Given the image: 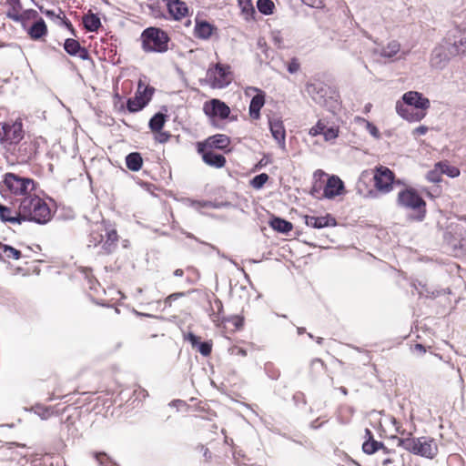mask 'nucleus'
<instances>
[{"instance_id":"1","label":"nucleus","mask_w":466,"mask_h":466,"mask_svg":"<svg viewBox=\"0 0 466 466\" xmlns=\"http://www.w3.org/2000/svg\"><path fill=\"white\" fill-rule=\"evenodd\" d=\"M466 52V34L459 29L450 31L447 36L431 52L430 64L432 68L443 69L450 60Z\"/></svg>"},{"instance_id":"2","label":"nucleus","mask_w":466,"mask_h":466,"mask_svg":"<svg viewBox=\"0 0 466 466\" xmlns=\"http://www.w3.org/2000/svg\"><path fill=\"white\" fill-rule=\"evenodd\" d=\"M398 445L406 451L428 459H433L438 454V445L431 437H411L409 433L407 438H398Z\"/></svg>"},{"instance_id":"3","label":"nucleus","mask_w":466,"mask_h":466,"mask_svg":"<svg viewBox=\"0 0 466 466\" xmlns=\"http://www.w3.org/2000/svg\"><path fill=\"white\" fill-rule=\"evenodd\" d=\"M396 203L398 207L412 210L416 213L415 219L421 221L426 215V202L412 187H404L399 191Z\"/></svg>"},{"instance_id":"4","label":"nucleus","mask_w":466,"mask_h":466,"mask_svg":"<svg viewBox=\"0 0 466 466\" xmlns=\"http://www.w3.org/2000/svg\"><path fill=\"white\" fill-rule=\"evenodd\" d=\"M142 49L147 53H164L168 49L167 34L157 27H148L141 34Z\"/></svg>"},{"instance_id":"5","label":"nucleus","mask_w":466,"mask_h":466,"mask_svg":"<svg viewBox=\"0 0 466 466\" xmlns=\"http://www.w3.org/2000/svg\"><path fill=\"white\" fill-rule=\"evenodd\" d=\"M306 91L316 104L329 110L336 109L338 103L335 92L323 83H309L306 86Z\"/></svg>"},{"instance_id":"6","label":"nucleus","mask_w":466,"mask_h":466,"mask_svg":"<svg viewBox=\"0 0 466 466\" xmlns=\"http://www.w3.org/2000/svg\"><path fill=\"white\" fill-rule=\"evenodd\" d=\"M206 79L212 88H224L232 82L231 68L228 65L218 63L208 69Z\"/></svg>"},{"instance_id":"7","label":"nucleus","mask_w":466,"mask_h":466,"mask_svg":"<svg viewBox=\"0 0 466 466\" xmlns=\"http://www.w3.org/2000/svg\"><path fill=\"white\" fill-rule=\"evenodd\" d=\"M155 88L146 85L144 80L139 79L137 89L134 97L127 100V107L129 112H138L143 109L151 100Z\"/></svg>"},{"instance_id":"8","label":"nucleus","mask_w":466,"mask_h":466,"mask_svg":"<svg viewBox=\"0 0 466 466\" xmlns=\"http://www.w3.org/2000/svg\"><path fill=\"white\" fill-rule=\"evenodd\" d=\"M0 192L5 198L6 192L15 196H23L26 193L29 185V177H22L15 173H6L2 181Z\"/></svg>"},{"instance_id":"9","label":"nucleus","mask_w":466,"mask_h":466,"mask_svg":"<svg viewBox=\"0 0 466 466\" xmlns=\"http://www.w3.org/2000/svg\"><path fill=\"white\" fill-rule=\"evenodd\" d=\"M309 135L312 137L321 135L325 142L333 144L339 136V126L330 123L327 118H321L309 128Z\"/></svg>"},{"instance_id":"10","label":"nucleus","mask_w":466,"mask_h":466,"mask_svg":"<svg viewBox=\"0 0 466 466\" xmlns=\"http://www.w3.org/2000/svg\"><path fill=\"white\" fill-rule=\"evenodd\" d=\"M25 132L21 119H16L12 124L0 123V141L2 143L18 144L24 137Z\"/></svg>"},{"instance_id":"11","label":"nucleus","mask_w":466,"mask_h":466,"mask_svg":"<svg viewBox=\"0 0 466 466\" xmlns=\"http://www.w3.org/2000/svg\"><path fill=\"white\" fill-rule=\"evenodd\" d=\"M203 112L214 122L216 119H226L230 114L229 106L223 101L213 98L203 105Z\"/></svg>"},{"instance_id":"12","label":"nucleus","mask_w":466,"mask_h":466,"mask_svg":"<svg viewBox=\"0 0 466 466\" xmlns=\"http://www.w3.org/2000/svg\"><path fill=\"white\" fill-rule=\"evenodd\" d=\"M50 218L51 210L48 205L38 197H31V221L46 224Z\"/></svg>"},{"instance_id":"13","label":"nucleus","mask_w":466,"mask_h":466,"mask_svg":"<svg viewBox=\"0 0 466 466\" xmlns=\"http://www.w3.org/2000/svg\"><path fill=\"white\" fill-rule=\"evenodd\" d=\"M6 5H9L6 16L15 22H20L29 35V9L22 11L20 0H6Z\"/></svg>"},{"instance_id":"14","label":"nucleus","mask_w":466,"mask_h":466,"mask_svg":"<svg viewBox=\"0 0 466 466\" xmlns=\"http://www.w3.org/2000/svg\"><path fill=\"white\" fill-rule=\"evenodd\" d=\"M374 181L379 191L388 193L392 189L394 174L389 167L381 166L375 170Z\"/></svg>"},{"instance_id":"15","label":"nucleus","mask_w":466,"mask_h":466,"mask_svg":"<svg viewBox=\"0 0 466 466\" xmlns=\"http://www.w3.org/2000/svg\"><path fill=\"white\" fill-rule=\"evenodd\" d=\"M401 104L406 105L408 107H414V109L427 111L431 106L430 100L423 96V95L417 91H409L403 94Z\"/></svg>"},{"instance_id":"16","label":"nucleus","mask_w":466,"mask_h":466,"mask_svg":"<svg viewBox=\"0 0 466 466\" xmlns=\"http://www.w3.org/2000/svg\"><path fill=\"white\" fill-rule=\"evenodd\" d=\"M269 130L272 137L282 149L286 148V130L283 121L279 116L268 118Z\"/></svg>"},{"instance_id":"17","label":"nucleus","mask_w":466,"mask_h":466,"mask_svg":"<svg viewBox=\"0 0 466 466\" xmlns=\"http://www.w3.org/2000/svg\"><path fill=\"white\" fill-rule=\"evenodd\" d=\"M198 151L202 155L203 161L212 167L221 168L226 165L227 160L223 155L217 154L212 149L204 148L201 143L198 145Z\"/></svg>"},{"instance_id":"18","label":"nucleus","mask_w":466,"mask_h":466,"mask_svg":"<svg viewBox=\"0 0 466 466\" xmlns=\"http://www.w3.org/2000/svg\"><path fill=\"white\" fill-rule=\"evenodd\" d=\"M396 112L403 119L409 122H420L426 116V111L408 107L400 100L396 102Z\"/></svg>"},{"instance_id":"19","label":"nucleus","mask_w":466,"mask_h":466,"mask_svg":"<svg viewBox=\"0 0 466 466\" xmlns=\"http://www.w3.org/2000/svg\"><path fill=\"white\" fill-rule=\"evenodd\" d=\"M250 91L257 92L250 101L249 105V116L253 119H258L260 116V109L265 104V93L257 87H248L246 94L249 95Z\"/></svg>"},{"instance_id":"20","label":"nucleus","mask_w":466,"mask_h":466,"mask_svg":"<svg viewBox=\"0 0 466 466\" xmlns=\"http://www.w3.org/2000/svg\"><path fill=\"white\" fill-rule=\"evenodd\" d=\"M166 3L170 16L175 20H180L188 14V8L185 2L180 0H162Z\"/></svg>"},{"instance_id":"21","label":"nucleus","mask_w":466,"mask_h":466,"mask_svg":"<svg viewBox=\"0 0 466 466\" xmlns=\"http://www.w3.org/2000/svg\"><path fill=\"white\" fill-rule=\"evenodd\" d=\"M344 189L343 182L336 176L330 177L324 187L323 196L327 198H333L341 194Z\"/></svg>"},{"instance_id":"22","label":"nucleus","mask_w":466,"mask_h":466,"mask_svg":"<svg viewBox=\"0 0 466 466\" xmlns=\"http://www.w3.org/2000/svg\"><path fill=\"white\" fill-rule=\"evenodd\" d=\"M230 144V138L224 134H217L209 137L204 143H201L204 148L212 149H225Z\"/></svg>"},{"instance_id":"23","label":"nucleus","mask_w":466,"mask_h":466,"mask_svg":"<svg viewBox=\"0 0 466 466\" xmlns=\"http://www.w3.org/2000/svg\"><path fill=\"white\" fill-rule=\"evenodd\" d=\"M304 221L308 227H311L313 228H322L325 227L336 226L335 218L329 215L323 217L306 215L304 216Z\"/></svg>"},{"instance_id":"24","label":"nucleus","mask_w":466,"mask_h":466,"mask_svg":"<svg viewBox=\"0 0 466 466\" xmlns=\"http://www.w3.org/2000/svg\"><path fill=\"white\" fill-rule=\"evenodd\" d=\"M65 51L74 56L86 60L88 58V52L85 47H82L78 41L73 38H67L64 44Z\"/></svg>"},{"instance_id":"25","label":"nucleus","mask_w":466,"mask_h":466,"mask_svg":"<svg viewBox=\"0 0 466 466\" xmlns=\"http://www.w3.org/2000/svg\"><path fill=\"white\" fill-rule=\"evenodd\" d=\"M365 439L366 440L362 444V450L365 453L373 454L380 449H383L384 451L387 450L382 442L374 440L373 434L370 429L365 430Z\"/></svg>"},{"instance_id":"26","label":"nucleus","mask_w":466,"mask_h":466,"mask_svg":"<svg viewBox=\"0 0 466 466\" xmlns=\"http://www.w3.org/2000/svg\"><path fill=\"white\" fill-rule=\"evenodd\" d=\"M185 339L189 341L193 348L198 349L201 355L207 357L211 353L212 344L208 341L200 342L195 334L189 332L185 336Z\"/></svg>"},{"instance_id":"27","label":"nucleus","mask_w":466,"mask_h":466,"mask_svg":"<svg viewBox=\"0 0 466 466\" xmlns=\"http://www.w3.org/2000/svg\"><path fill=\"white\" fill-rule=\"evenodd\" d=\"M118 242V236L115 229H111L106 233V239L102 244V250L104 254H109L116 248Z\"/></svg>"},{"instance_id":"28","label":"nucleus","mask_w":466,"mask_h":466,"mask_svg":"<svg viewBox=\"0 0 466 466\" xmlns=\"http://www.w3.org/2000/svg\"><path fill=\"white\" fill-rule=\"evenodd\" d=\"M83 24L86 31L96 32L101 26L100 18L95 14H87L83 17Z\"/></svg>"},{"instance_id":"29","label":"nucleus","mask_w":466,"mask_h":466,"mask_svg":"<svg viewBox=\"0 0 466 466\" xmlns=\"http://www.w3.org/2000/svg\"><path fill=\"white\" fill-rule=\"evenodd\" d=\"M126 164L128 169L138 171L142 167L143 159L139 153L133 152L127 156Z\"/></svg>"},{"instance_id":"30","label":"nucleus","mask_w":466,"mask_h":466,"mask_svg":"<svg viewBox=\"0 0 466 466\" xmlns=\"http://www.w3.org/2000/svg\"><path fill=\"white\" fill-rule=\"evenodd\" d=\"M47 33V28L45 24V21L40 18L33 25H31V38L32 39H39L42 36L46 35Z\"/></svg>"},{"instance_id":"31","label":"nucleus","mask_w":466,"mask_h":466,"mask_svg":"<svg viewBox=\"0 0 466 466\" xmlns=\"http://www.w3.org/2000/svg\"><path fill=\"white\" fill-rule=\"evenodd\" d=\"M270 226L273 229L277 230L278 232H280V233H288L289 232L293 226L290 222L285 220V219H282L280 218H274L271 221H270Z\"/></svg>"},{"instance_id":"32","label":"nucleus","mask_w":466,"mask_h":466,"mask_svg":"<svg viewBox=\"0 0 466 466\" xmlns=\"http://www.w3.org/2000/svg\"><path fill=\"white\" fill-rule=\"evenodd\" d=\"M213 28L208 22L198 23L195 27V35L198 38L208 39L212 35Z\"/></svg>"},{"instance_id":"33","label":"nucleus","mask_w":466,"mask_h":466,"mask_svg":"<svg viewBox=\"0 0 466 466\" xmlns=\"http://www.w3.org/2000/svg\"><path fill=\"white\" fill-rule=\"evenodd\" d=\"M400 50V45L398 41L392 40L381 49L380 56L387 58H391L396 56Z\"/></svg>"},{"instance_id":"34","label":"nucleus","mask_w":466,"mask_h":466,"mask_svg":"<svg viewBox=\"0 0 466 466\" xmlns=\"http://www.w3.org/2000/svg\"><path fill=\"white\" fill-rule=\"evenodd\" d=\"M31 411L37 415L41 420H47L55 413L52 407H46L41 404H35L34 407H31Z\"/></svg>"},{"instance_id":"35","label":"nucleus","mask_w":466,"mask_h":466,"mask_svg":"<svg viewBox=\"0 0 466 466\" xmlns=\"http://www.w3.org/2000/svg\"><path fill=\"white\" fill-rule=\"evenodd\" d=\"M238 6L241 10V14L246 20L253 18L256 13L251 0H238Z\"/></svg>"},{"instance_id":"36","label":"nucleus","mask_w":466,"mask_h":466,"mask_svg":"<svg viewBox=\"0 0 466 466\" xmlns=\"http://www.w3.org/2000/svg\"><path fill=\"white\" fill-rule=\"evenodd\" d=\"M436 167L440 169L441 174H445L450 177H457L460 176V169L454 166H451L444 162H439L436 164Z\"/></svg>"},{"instance_id":"37","label":"nucleus","mask_w":466,"mask_h":466,"mask_svg":"<svg viewBox=\"0 0 466 466\" xmlns=\"http://www.w3.org/2000/svg\"><path fill=\"white\" fill-rule=\"evenodd\" d=\"M165 121V115L162 113H157L149 120L148 126L152 131L158 132L163 128Z\"/></svg>"},{"instance_id":"38","label":"nucleus","mask_w":466,"mask_h":466,"mask_svg":"<svg viewBox=\"0 0 466 466\" xmlns=\"http://www.w3.org/2000/svg\"><path fill=\"white\" fill-rule=\"evenodd\" d=\"M257 7L261 14L271 15L273 14L275 5L271 0H258Z\"/></svg>"},{"instance_id":"39","label":"nucleus","mask_w":466,"mask_h":466,"mask_svg":"<svg viewBox=\"0 0 466 466\" xmlns=\"http://www.w3.org/2000/svg\"><path fill=\"white\" fill-rule=\"evenodd\" d=\"M0 249H2V251L5 254L7 258L18 259L22 257L21 251L10 245L0 243Z\"/></svg>"},{"instance_id":"40","label":"nucleus","mask_w":466,"mask_h":466,"mask_svg":"<svg viewBox=\"0 0 466 466\" xmlns=\"http://www.w3.org/2000/svg\"><path fill=\"white\" fill-rule=\"evenodd\" d=\"M268 176L266 173H261L256 177H254L250 180V186L255 189H260L263 187V186L266 184V182L268 180Z\"/></svg>"},{"instance_id":"41","label":"nucleus","mask_w":466,"mask_h":466,"mask_svg":"<svg viewBox=\"0 0 466 466\" xmlns=\"http://www.w3.org/2000/svg\"><path fill=\"white\" fill-rule=\"evenodd\" d=\"M88 247H96L98 244L103 242V235L101 232L93 231L89 236Z\"/></svg>"},{"instance_id":"42","label":"nucleus","mask_w":466,"mask_h":466,"mask_svg":"<svg viewBox=\"0 0 466 466\" xmlns=\"http://www.w3.org/2000/svg\"><path fill=\"white\" fill-rule=\"evenodd\" d=\"M95 458L101 466H115V463L107 457L106 453H95Z\"/></svg>"},{"instance_id":"43","label":"nucleus","mask_w":466,"mask_h":466,"mask_svg":"<svg viewBox=\"0 0 466 466\" xmlns=\"http://www.w3.org/2000/svg\"><path fill=\"white\" fill-rule=\"evenodd\" d=\"M426 177L430 182L438 183L441 180V172L435 167L433 170L427 173Z\"/></svg>"},{"instance_id":"44","label":"nucleus","mask_w":466,"mask_h":466,"mask_svg":"<svg viewBox=\"0 0 466 466\" xmlns=\"http://www.w3.org/2000/svg\"><path fill=\"white\" fill-rule=\"evenodd\" d=\"M11 213L12 210L10 208L0 203V220L2 222L7 223V221L9 220L7 218H9L12 216Z\"/></svg>"},{"instance_id":"45","label":"nucleus","mask_w":466,"mask_h":466,"mask_svg":"<svg viewBox=\"0 0 466 466\" xmlns=\"http://www.w3.org/2000/svg\"><path fill=\"white\" fill-rule=\"evenodd\" d=\"M363 122L365 123V127H366V129L367 131L375 138H379L380 137V131L379 129L377 128V127L375 125H373L372 123H370V121L368 120H365V119H362Z\"/></svg>"},{"instance_id":"46","label":"nucleus","mask_w":466,"mask_h":466,"mask_svg":"<svg viewBox=\"0 0 466 466\" xmlns=\"http://www.w3.org/2000/svg\"><path fill=\"white\" fill-rule=\"evenodd\" d=\"M7 221L11 224H21L24 221H29V213L28 214H16L15 216H11Z\"/></svg>"},{"instance_id":"47","label":"nucleus","mask_w":466,"mask_h":466,"mask_svg":"<svg viewBox=\"0 0 466 466\" xmlns=\"http://www.w3.org/2000/svg\"><path fill=\"white\" fill-rule=\"evenodd\" d=\"M299 69V63L296 58H292L289 64L288 65V71L290 74L297 73Z\"/></svg>"},{"instance_id":"48","label":"nucleus","mask_w":466,"mask_h":466,"mask_svg":"<svg viewBox=\"0 0 466 466\" xmlns=\"http://www.w3.org/2000/svg\"><path fill=\"white\" fill-rule=\"evenodd\" d=\"M272 39H273L274 44L278 47L280 48L282 46L283 40H282V36H281V34L279 31L272 32Z\"/></svg>"},{"instance_id":"49","label":"nucleus","mask_w":466,"mask_h":466,"mask_svg":"<svg viewBox=\"0 0 466 466\" xmlns=\"http://www.w3.org/2000/svg\"><path fill=\"white\" fill-rule=\"evenodd\" d=\"M182 296H184L183 292L173 293V294L169 295L168 297H167V299H165V304L167 306H171V303L173 300H175Z\"/></svg>"},{"instance_id":"50","label":"nucleus","mask_w":466,"mask_h":466,"mask_svg":"<svg viewBox=\"0 0 466 466\" xmlns=\"http://www.w3.org/2000/svg\"><path fill=\"white\" fill-rule=\"evenodd\" d=\"M429 130V127L426 126H420L413 129L412 134L413 136H423L425 135Z\"/></svg>"},{"instance_id":"51","label":"nucleus","mask_w":466,"mask_h":466,"mask_svg":"<svg viewBox=\"0 0 466 466\" xmlns=\"http://www.w3.org/2000/svg\"><path fill=\"white\" fill-rule=\"evenodd\" d=\"M303 2L311 7H316V8L323 7V4L320 0H303Z\"/></svg>"},{"instance_id":"52","label":"nucleus","mask_w":466,"mask_h":466,"mask_svg":"<svg viewBox=\"0 0 466 466\" xmlns=\"http://www.w3.org/2000/svg\"><path fill=\"white\" fill-rule=\"evenodd\" d=\"M46 14V16L50 17V18H61V15H63V11L61 9H58V14H56L55 11L53 10H46L44 12Z\"/></svg>"},{"instance_id":"53","label":"nucleus","mask_w":466,"mask_h":466,"mask_svg":"<svg viewBox=\"0 0 466 466\" xmlns=\"http://www.w3.org/2000/svg\"><path fill=\"white\" fill-rule=\"evenodd\" d=\"M63 24L75 35V30L73 28L72 24L66 18L65 15L63 14L61 15V18H59Z\"/></svg>"},{"instance_id":"54","label":"nucleus","mask_w":466,"mask_h":466,"mask_svg":"<svg viewBox=\"0 0 466 466\" xmlns=\"http://www.w3.org/2000/svg\"><path fill=\"white\" fill-rule=\"evenodd\" d=\"M169 135L166 132H160L157 137V141L160 143H165L168 140Z\"/></svg>"},{"instance_id":"55","label":"nucleus","mask_w":466,"mask_h":466,"mask_svg":"<svg viewBox=\"0 0 466 466\" xmlns=\"http://www.w3.org/2000/svg\"><path fill=\"white\" fill-rule=\"evenodd\" d=\"M413 350L418 351L420 354H424L426 352L425 347L420 343L414 345Z\"/></svg>"},{"instance_id":"56","label":"nucleus","mask_w":466,"mask_h":466,"mask_svg":"<svg viewBox=\"0 0 466 466\" xmlns=\"http://www.w3.org/2000/svg\"><path fill=\"white\" fill-rule=\"evenodd\" d=\"M28 462V459H27V456L26 454H23L21 455V458L20 460L18 461V463L21 465V466H25V464Z\"/></svg>"},{"instance_id":"57","label":"nucleus","mask_w":466,"mask_h":466,"mask_svg":"<svg viewBox=\"0 0 466 466\" xmlns=\"http://www.w3.org/2000/svg\"><path fill=\"white\" fill-rule=\"evenodd\" d=\"M229 203H222V204H212V203H208V204H206L205 206L206 207H212V208H218L220 207H225V206H228Z\"/></svg>"},{"instance_id":"58","label":"nucleus","mask_w":466,"mask_h":466,"mask_svg":"<svg viewBox=\"0 0 466 466\" xmlns=\"http://www.w3.org/2000/svg\"><path fill=\"white\" fill-rule=\"evenodd\" d=\"M21 208H23L25 210L29 208V202H27V198H25L23 202L20 205Z\"/></svg>"},{"instance_id":"59","label":"nucleus","mask_w":466,"mask_h":466,"mask_svg":"<svg viewBox=\"0 0 466 466\" xmlns=\"http://www.w3.org/2000/svg\"><path fill=\"white\" fill-rule=\"evenodd\" d=\"M268 163V159H265V158H262L258 164L257 165V167H264L266 166L267 164Z\"/></svg>"},{"instance_id":"60","label":"nucleus","mask_w":466,"mask_h":466,"mask_svg":"<svg viewBox=\"0 0 466 466\" xmlns=\"http://www.w3.org/2000/svg\"><path fill=\"white\" fill-rule=\"evenodd\" d=\"M183 274H184V271H183L182 269H180V268H177V269H176V270L174 271V275H175L176 277H182V276H183Z\"/></svg>"},{"instance_id":"61","label":"nucleus","mask_w":466,"mask_h":466,"mask_svg":"<svg viewBox=\"0 0 466 466\" xmlns=\"http://www.w3.org/2000/svg\"><path fill=\"white\" fill-rule=\"evenodd\" d=\"M393 461L391 459H385L382 462L383 466H390L392 464Z\"/></svg>"},{"instance_id":"62","label":"nucleus","mask_w":466,"mask_h":466,"mask_svg":"<svg viewBox=\"0 0 466 466\" xmlns=\"http://www.w3.org/2000/svg\"><path fill=\"white\" fill-rule=\"evenodd\" d=\"M215 305L217 306L218 309V310H221L223 306H222V302L219 300V299H216L215 300Z\"/></svg>"},{"instance_id":"63","label":"nucleus","mask_w":466,"mask_h":466,"mask_svg":"<svg viewBox=\"0 0 466 466\" xmlns=\"http://www.w3.org/2000/svg\"><path fill=\"white\" fill-rule=\"evenodd\" d=\"M35 144L39 147L41 146V144H43V145L46 144V140L44 138L40 137L39 140L35 141Z\"/></svg>"},{"instance_id":"64","label":"nucleus","mask_w":466,"mask_h":466,"mask_svg":"<svg viewBox=\"0 0 466 466\" xmlns=\"http://www.w3.org/2000/svg\"><path fill=\"white\" fill-rule=\"evenodd\" d=\"M339 390L340 392L343 394V395H347L348 394V390L345 387H340L339 388Z\"/></svg>"}]
</instances>
